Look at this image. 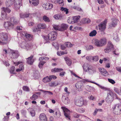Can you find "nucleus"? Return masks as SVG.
<instances>
[{
  "label": "nucleus",
  "mask_w": 121,
  "mask_h": 121,
  "mask_svg": "<svg viewBox=\"0 0 121 121\" xmlns=\"http://www.w3.org/2000/svg\"><path fill=\"white\" fill-rule=\"evenodd\" d=\"M82 67L83 71L85 72H87L89 74H92L95 72V70L90 68L89 65L88 64H84Z\"/></svg>",
  "instance_id": "obj_1"
},
{
  "label": "nucleus",
  "mask_w": 121,
  "mask_h": 121,
  "mask_svg": "<svg viewBox=\"0 0 121 121\" xmlns=\"http://www.w3.org/2000/svg\"><path fill=\"white\" fill-rule=\"evenodd\" d=\"M8 35L7 33L3 32L0 33V39L3 42V44H5L8 43Z\"/></svg>",
  "instance_id": "obj_2"
},
{
  "label": "nucleus",
  "mask_w": 121,
  "mask_h": 121,
  "mask_svg": "<svg viewBox=\"0 0 121 121\" xmlns=\"http://www.w3.org/2000/svg\"><path fill=\"white\" fill-rule=\"evenodd\" d=\"M61 108L64 112V115L66 119L69 121L71 120L69 110L68 108L64 107H61Z\"/></svg>",
  "instance_id": "obj_3"
},
{
  "label": "nucleus",
  "mask_w": 121,
  "mask_h": 121,
  "mask_svg": "<svg viewBox=\"0 0 121 121\" xmlns=\"http://www.w3.org/2000/svg\"><path fill=\"white\" fill-rule=\"evenodd\" d=\"M4 27L7 30H9L13 27V25L10 21H7L4 22Z\"/></svg>",
  "instance_id": "obj_4"
},
{
  "label": "nucleus",
  "mask_w": 121,
  "mask_h": 121,
  "mask_svg": "<svg viewBox=\"0 0 121 121\" xmlns=\"http://www.w3.org/2000/svg\"><path fill=\"white\" fill-rule=\"evenodd\" d=\"M107 20H105L103 23L100 24L98 25L99 30L101 31H104L106 28V24L107 22Z\"/></svg>",
  "instance_id": "obj_5"
},
{
  "label": "nucleus",
  "mask_w": 121,
  "mask_h": 121,
  "mask_svg": "<svg viewBox=\"0 0 121 121\" xmlns=\"http://www.w3.org/2000/svg\"><path fill=\"white\" fill-rule=\"evenodd\" d=\"M42 6L44 9L48 10L52 9L53 7V5L50 3H46L43 4Z\"/></svg>",
  "instance_id": "obj_6"
},
{
  "label": "nucleus",
  "mask_w": 121,
  "mask_h": 121,
  "mask_svg": "<svg viewBox=\"0 0 121 121\" xmlns=\"http://www.w3.org/2000/svg\"><path fill=\"white\" fill-rule=\"evenodd\" d=\"M39 118L40 121H48L47 117L43 113H41L39 115Z\"/></svg>",
  "instance_id": "obj_7"
},
{
  "label": "nucleus",
  "mask_w": 121,
  "mask_h": 121,
  "mask_svg": "<svg viewBox=\"0 0 121 121\" xmlns=\"http://www.w3.org/2000/svg\"><path fill=\"white\" fill-rule=\"evenodd\" d=\"M22 35L26 37V40L27 41H30L33 39V36L27 33L23 32L22 33Z\"/></svg>",
  "instance_id": "obj_8"
},
{
  "label": "nucleus",
  "mask_w": 121,
  "mask_h": 121,
  "mask_svg": "<svg viewBox=\"0 0 121 121\" xmlns=\"http://www.w3.org/2000/svg\"><path fill=\"white\" fill-rule=\"evenodd\" d=\"M75 104L79 106H81L82 105L84 104V102L83 99L82 98H80V99H77L75 100Z\"/></svg>",
  "instance_id": "obj_9"
},
{
  "label": "nucleus",
  "mask_w": 121,
  "mask_h": 121,
  "mask_svg": "<svg viewBox=\"0 0 121 121\" xmlns=\"http://www.w3.org/2000/svg\"><path fill=\"white\" fill-rule=\"evenodd\" d=\"M53 78V75H50L44 78L43 80V81L44 83H46L51 81Z\"/></svg>",
  "instance_id": "obj_10"
},
{
  "label": "nucleus",
  "mask_w": 121,
  "mask_h": 121,
  "mask_svg": "<svg viewBox=\"0 0 121 121\" xmlns=\"http://www.w3.org/2000/svg\"><path fill=\"white\" fill-rule=\"evenodd\" d=\"M34 56L33 55H31L27 59V63L28 64L32 65L34 61V59H33Z\"/></svg>",
  "instance_id": "obj_11"
},
{
  "label": "nucleus",
  "mask_w": 121,
  "mask_h": 121,
  "mask_svg": "<svg viewBox=\"0 0 121 121\" xmlns=\"http://www.w3.org/2000/svg\"><path fill=\"white\" fill-rule=\"evenodd\" d=\"M99 72L102 75L104 76H106V75L108 74V72L106 70L103 68H99Z\"/></svg>",
  "instance_id": "obj_12"
},
{
  "label": "nucleus",
  "mask_w": 121,
  "mask_h": 121,
  "mask_svg": "<svg viewBox=\"0 0 121 121\" xmlns=\"http://www.w3.org/2000/svg\"><path fill=\"white\" fill-rule=\"evenodd\" d=\"M12 24L13 25V26L14 25L17 24L18 23V21L14 17H12L10 19Z\"/></svg>",
  "instance_id": "obj_13"
},
{
  "label": "nucleus",
  "mask_w": 121,
  "mask_h": 121,
  "mask_svg": "<svg viewBox=\"0 0 121 121\" xmlns=\"http://www.w3.org/2000/svg\"><path fill=\"white\" fill-rule=\"evenodd\" d=\"M30 3L31 4L34 6H36L39 4V0H29Z\"/></svg>",
  "instance_id": "obj_14"
},
{
  "label": "nucleus",
  "mask_w": 121,
  "mask_h": 121,
  "mask_svg": "<svg viewBox=\"0 0 121 121\" xmlns=\"http://www.w3.org/2000/svg\"><path fill=\"white\" fill-rule=\"evenodd\" d=\"M117 20H113L112 22L110 23L109 27L111 28L115 26L117 24Z\"/></svg>",
  "instance_id": "obj_15"
},
{
  "label": "nucleus",
  "mask_w": 121,
  "mask_h": 121,
  "mask_svg": "<svg viewBox=\"0 0 121 121\" xmlns=\"http://www.w3.org/2000/svg\"><path fill=\"white\" fill-rule=\"evenodd\" d=\"M14 0H7L6 2V5L7 7H10L13 4Z\"/></svg>",
  "instance_id": "obj_16"
},
{
  "label": "nucleus",
  "mask_w": 121,
  "mask_h": 121,
  "mask_svg": "<svg viewBox=\"0 0 121 121\" xmlns=\"http://www.w3.org/2000/svg\"><path fill=\"white\" fill-rule=\"evenodd\" d=\"M12 54L14 58H17L19 56V53L17 51L13 50Z\"/></svg>",
  "instance_id": "obj_17"
},
{
  "label": "nucleus",
  "mask_w": 121,
  "mask_h": 121,
  "mask_svg": "<svg viewBox=\"0 0 121 121\" xmlns=\"http://www.w3.org/2000/svg\"><path fill=\"white\" fill-rule=\"evenodd\" d=\"M68 26L66 24L62 23L60 25V29L61 30L60 31H62L63 30H66L68 27Z\"/></svg>",
  "instance_id": "obj_18"
},
{
  "label": "nucleus",
  "mask_w": 121,
  "mask_h": 121,
  "mask_svg": "<svg viewBox=\"0 0 121 121\" xmlns=\"http://www.w3.org/2000/svg\"><path fill=\"white\" fill-rule=\"evenodd\" d=\"M37 27L39 29H45L46 28V24L44 23H40L37 25Z\"/></svg>",
  "instance_id": "obj_19"
},
{
  "label": "nucleus",
  "mask_w": 121,
  "mask_h": 121,
  "mask_svg": "<svg viewBox=\"0 0 121 121\" xmlns=\"http://www.w3.org/2000/svg\"><path fill=\"white\" fill-rule=\"evenodd\" d=\"M32 47V46L31 44L26 43L24 45V46L23 47V48L26 49V50H28L31 49Z\"/></svg>",
  "instance_id": "obj_20"
},
{
  "label": "nucleus",
  "mask_w": 121,
  "mask_h": 121,
  "mask_svg": "<svg viewBox=\"0 0 121 121\" xmlns=\"http://www.w3.org/2000/svg\"><path fill=\"white\" fill-rule=\"evenodd\" d=\"M82 22L83 24H87L91 22V20L88 18H84L82 20Z\"/></svg>",
  "instance_id": "obj_21"
},
{
  "label": "nucleus",
  "mask_w": 121,
  "mask_h": 121,
  "mask_svg": "<svg viewBox=\"0 0 121 121\" xmlns=\"http://www.w3.org/2000/svg\"><path fill=\"white\" fill-rule=\"evenodd\" d=\"M7 14L5 12H4L2 10L1 16L3 19H6L7 18Z\"/></svg>",
  "instance_id": "obj_22"
},
{
  "label": "nucleus",
  "mask_w": 121,
  "mask_h": 121,
  "mask_svg": "<svg viewBox=\"0 0 121 121\" xmlns=\"http://www.w3.org/2000/svg\"><path fill=\"white\" fill-rule=\"evenodd\" d=\"M55 115L56 117H59L61 116V113L59 110L57 109L55 110Z\"/></svg>",
  "instance_id": "obj_23"
},
{
  "label": "nucleus",
  "mask_w": 121,
  "mask_h": 121,
  "mask_svg": "<svg viewBox=\"0 0 121 121\" xmlns=\"http://www.w3.org/2000/svg\"><path fill=\"white\" fill-rule=\"evenodd\" d=\"M30 14L29 13H21L20 14V17L21 18H25L29 17Z\"/></svg>",
  "instance_id": "obj_24"
},
{
  "label": "nucleus",
  "mask_w": 121,
  "mask_h": 121,
  "mask_svg": "<svg viewBox=\"0 0 121 121\" xmlns=\"http://www.w3.org/2000/svg\"><path fill=\"white\" fill-rule=\"evenodd\" d=\"M2 10L4 12H5L6 13H9L11 11L10 9L7 7H3L2 8Z\"/></svg>",
  "instance_id": "obj_25"
},
{
  "label": "nucleus",
  "mask_w": 121,
  "mask_h": 121,
  "mask_svg": "<svg viewBox=\"0 0 121 121\" xmlns=\"http://www.w3.org/2000/svg\"><path fill=\"white\" fill-rule=\"evenodd\" d=\"M40 62L39 63V67L41 68L42 67L44 64L45 63V62L43 60H39Z\"/></svg>",
  "instance_id": "obj_26"
},
{
  "label": "nucleus",
  "mask_w": 121,
  "mask_h": 121,
  "mask_svg": "<svg viewBox=\"0 0 121 121\" xmlns=\"http://www.w3.org/2000/svg\"><path fill=\"white\" fill-rule=\"evenodd\" d=\"M60 10L62 12H65L66 14H68L69 12L68 9L66 8H64L62 7H61L60 8Z\"/></svg>",
  "instance_id": "obj_27"
},
{
  "label": "nucleus",
  "mask_w": 121,
  "mask_h": 121,
  "mask_svg": "<svg viewBox=\"0 0 121 121\" xmlns=\"http://www.w3.org/2000/svg\"><path fill=\"white\" fill-rule=\"evenodd\" d=\"M43 19L45 22H49L50 21L49 18L46 15H44L43 16Z\"/></svg>",
  "instance_id": "obj_28"
},
{
  "label": "nucleus",
  "mask_w": 121,
  "mask_h": 121,
  "mask_svg": "<svg viewBox=\"0 0 121 121\" xmlns=\"http://www.w3.org/2000/svg\"><path fill=\"white\" fill-rule=\"evenodd\" d=\"M14 6L15 9L16 10H17L19 9L21 5V4H18L17 3L14 4Z\"/></svg>",
  "instance_id": "obj_29"
},
{
  "label": "nucleus",
  "mask_w": 121,
  "mask_h": 121,
  "mask_svg": "<svg viewBox=\"0 0 121 121\" xmlns=\"http://www.w3.org/2000/svg\"><path fill=\"white\" fill-rule=\"evenodd\" d=\"M80 18V17L79 16L73 17V20L74 22L76 23L77 22Z\"/></svg>",
  "instance_id": "obj_30"
},
{
  "label": "nucleus",
  "mask_w": 121,
  "mask_h": 121,
  "mask_svg": "<svg viewBox=\"0 0 121 121\" xmlns=\"http://www.w3.org/2000/svg\"><path fill=\"white\" fill-rule=\"evenodd\" d=\"M94 44L96 46L98 47L101 46V43H100V41H99L97 40H94Z\"/></svg>",
  "instance_id": "obj_31"
},
{
  "label": "nucleus",
  "mask_w": 121,
  "mask_h": 121,
  "mask_svg": "<svg viewBox=\"0 0 121 121\" xmlns=\"http://www.w3.org/2000/svg\"><path fill=\"white\" fill-rule=\"evenodd\" d=\"M76 86L79 91H81L82 90V88L80 84L77 83L76 84Z\"/></svg>",
  "instance_id": "obj_32"
},
{
  "label": "nucleus",
  "mask_w": 121,
  "mask_h": 121,
  "mask_svg": "<svg viewBox=\"0 0 121 121\" xmlns=\"http://www.w3.org/2000/svg\"><path fill=\"white\" fill-rule=\"evenodd\" d=\"M97 34V32L95 30H94L91 31L89 34V36L91 37L95 36Z\"/></svg>",
  "instance_id": "obj_33"
},
{
  "label": "nucleus",
  "mask_w": 121,
  "mask_h": 121,
  "mask_svg": "<svg viewBox=\"0 0 121 121\" xmlns=\"http://www.w3.org/2000/svg\"><path fill=\"white\" fill-rule=\"evenodd\" d=\"M56 2L60 4L61 6H63L64 4L63 0H55Z\"/></svg>",
  "instance_id": "obj_34"
},
{
  "label": "nucleus",
  "mask_w": 121,
  "mask_h": 121,
  "mask_svg": "<svg viewBox=\"0 0 121 121\" xmlns=\"http://www.w3.org/2000/svg\"><path fill=\"white\" fill-rule=\"evenodd\" d=\"M100 43H101V46H103L106 43V40L105 38H104L102 39L100 41Z\"/></svg>",
  "instance_id": "obj_35"
},
{
  "label": "nucleus",
  "mask_w": 121,
  "mask_h": 121,
  "mask_svg": "<svg viewBox=\"0 0 121 121\" xmlns=\"http://www.w3.org/2000/svg\"><path fill=\"white\" fill-rule=\"evenodd\" d=\"M113 48V46L111 42H109L108 43V46L107 49L108 50H111Z\"/></svg>",
  "instance_id": "obj_36"
},
{
  "label": "nucleus",
  "mask_w": 121,
  "mask_h": 121,
  "mask_svg": "<svg viewBox=\"0 0 121 121\" xmlns=\"http://www.w3.org/2000/svg\"><path fill=\"white\" fill-rule=\"evenodd\" d=\"M48 37L49 40H53V34L52 32L48 34Z\"/></svg>",
  "instance_id": "obj_37"
},
{
  "label": "nucleus",
  "mask_w": 121,
  "mask_h": 121,
  "mask_svg": "<svg viewBox=\"0 0 121 121\" xmlns=\"http://www.w3.org/2000/svg\"><path fill=\"white\" fill-rule=\"evenodd\" d=\"M63 70L61 69H59L57 68H55L53 69V72H59Z\"/></svg>",
  "instance_id": "obj_38"
},
{
  "label": "nucleus",
  "mask_w": 121,
  "mask_h": 121,
  "mask_svg": "<svg viewBox=\"0 0 121 121\" xmlns=\"http://www.w3.org/2000/svg\"><path fill=\"white\" fill-rule=\"evenodd\" d=\"M38 97V96L35 94L33 95L30 98L31 100H35L37 99Z\"/></svg>",
  "instance_id": "obj_39"
},
{
  "label": "nucleus",
  "mask_w": 121,
  "mask_h": 121,
  "mask_svg": "<svg viewBox=\"0 0 121 121\" xmlns=\"http://www.w3.org/2000/svg\"><path fill=\"white\" fill-rule=\"evenodd\" d=\"M67 53V52H63L62 51L58 52H57V54L58 56H60L61 55H63L64 54H66Z\"/></svg>",
  "instance_id": "obj_40"
},
{
  "label": "nucleus",
  "mask_w": 121,
  "mask_h": 121,
  "mask_svg": "<svg viewBox=\"0 0 121 121\" xmlns=\"http://www.w3.org/2000/svg\"><path fill=\"white\" fill-rule=\"evenodd\" d=\"M22 89L25 91H30L29 88L28 86H23L22 87Z\"/></svg>",
  "instance_id": "obj_41"
},
{
  "label": "nucleus",
  "mask_w": 121,
  "mask_h": 121,
  "mask_svg": "<svg viewBox=\"0 0 121 121\" xmlns=\"http://www.w3.org/2000/svg\"><path fill=\"white\" fill-rule=\"evenodd\" d=\"M49 59V58L47 57H40L39 59V60H48Z\"/></svg>",
  "instance_id": "obj_42"
},
{
  "label": "nucleus",
  "mask_w": 121,
  "mask_h": 121,
  "mask_svg": "<svg viewBox=\"0 0 121 121\" xmlns=\"http://www.w3.org/2000/svg\"><path fill=\"white\" fill-rule=\"evenodd\" d=\"M92 58L93 60L95 61H97L99 59V57L97 56H93L92 57Z\"/></svg>",
  "instance_id": "obj_43"
},
{
  "label": "nucleus",
  "mask_w": 121,
  "mask_h": 121,
  "mask_svg": "<svg viewBox=\"0 0 121 121\" xmlns=\"http://www.w3.org/2000/svg\"><path fill=\"white\" fill-rule=\"evenodd\" d=\"M65 59L66 61V62L67 64L68 65H70L71 64V61L67 59H65Z\"/></svg>",
  "instance_id": "obj_44"
},
{
  "label": "nucleus",
  "mask_w": 121,
  "mask_h": 121,
  "mask_svg": "<svg viewBox=\"0 0 121 121\" xmlns=\"http://www.w3.org/2000/svg\"><path fill=\"white\" fill-rule=\"evenodd\" d=\"M53 28L56 30H57L60 31L61 30L60 28H59L58 26L57 25H54L53 26Z\"/></svg>",
  "instance_id": "obj_45"
},
{
  "label": "nucleus",
  "mask_w": 121,
  "mask_h": 121,
  "mask_svg": "<svg viewBox=\"0 0 121 121\" xmlns=\"http://www.w3.org/2000/svg\"><path fill=\"white\" fill-rule=\"evenodd\" d=\"M113 37V39L115 41H119V39L117 35H114Z\"/></svg>",
  "instance_id": "obj_46"
},
{
  "label": "nucleus",
  "mask_w": 121,
  "mask_h": 121,
  "mask_svg": "<svg viewBox=\"0 0 121 121\" xmlns=\"http://www.w3.org/2000/svg\"><path fill=\"white\" fill-rule=\"evenodd\" d=\"M15 70V67L13 66L12 67L10 70V72L11 73H13Z\"/></svg>",
  "instance_id": "obj_47"
},
{
  "label": "nucleus",
  "mask_w": 121,
  "mask_h": 121,
  "mask_svg": "<svg viewBox=\"0 0 121 121\" xmlns=\"http://www.w3.org/2000/svg\"><path fill=\"white\" fill-rule=\"evenodd\" d=\"M41 91H42L45 94H48L50 95H52L53 94L52 92L50 91H44L43 90H42Z\"/></svg>",
  "instance_id": "obj_48"
},
{
  "label": "nucleus",
  "mask_w": 121,
  "mask_h": 121,
  "mask_svg": "<svg viewBox=\"0 0 121 121\" xmlns=\"http://www.w3.org/2000/svg\"><path fill=\"white\" fill-rule=\"evenodd\" d=\"M30 113L31 116L32 117H34L35 116V112L34 110H32L30 111Z\"/></svg>",
  "instance_id": "obj_49"
},
{
  "label": "nucleus",
  "mask_w": 121,
  "mask_h": 121,
  "mask_svg": "<svg viewBox=\"0 0 121 121\" xmlns=\"http://www.w3.org/2000/svg\"><path fill=\"white\" fill-rule=\"evenodd\" d=\"M121 108V106L119 104L116 105L115 106V108L117 109L118 111H121V109H120L119 108Z\"/></svg>",
  "instance_id": "obj_50"
},
{
  "label": "nucleus",
  "mask_w": 121,
  "mask_h": 121,
  "mask_svg": "<svg viewBox=\"0 0 121 121\" xmlns=\"http://www.w3.org/2000/svg\"><path fill=\"white\" fill-rule=\"evenodd\" d=\"M22 0H14L13 3H17L21 4Z\"/></svg>",
  "instance_id": "obj_51"
},
{
  "label": "nucleus",
  "mask_w": 121,
  "mask_h": 121,
  "mask_svg": "<svg viewBox=\"0 0 121 121\" xmlns=\"http://www.w3.org/2000/svg\"><path fill=\"white\" fill-rule=\"evenodd\" d=\"M66 46L68 47H71L73 46V44L70 42H67L65 43Z\"/></svg>",
  "instance_id": "obj_52"
},
{
  "label": "nucleus",
  "mask_w": 121,
  "mask_h": 121,
  "mask_svg": "<svg viewBox=\"0 0 121 121\" xmlns=\"http://www.w3.org/2000/svg\"><path fill=\"white\" fill-rule=\"evenodd\" d=\"M62 17L60 15H54V18L56 19H59L60 18Z\"/></svg>",
  "instance_id": "obj_53"
},
{
  "label": "nucleus",
  "mask_w": 121,
  "mask_h": 121,
  "mask_svg": "<svg viewBox=\"0 0 121 121\" xmlns=\"http://www.w3.org/2000/svg\"><path fill=\"white\" fill-rule=\"evenodd\" d=\"M64 97V100H63L64 101L65 103H68L69 102V100L68 98Z\"/></svg>",
  "instance_id": "obj_54"
},
{
  "label": "nucleus",
  "mask_w": 121,
  "mask_h": 121,
  "mask_svg": "<svg viewBox=\"0 0 121 121\" xmlns=\"http://www.w3.org/2000/svg\"><path fill=\"white\" fill-rule=\"evenodd\" d=\"M108 81L112 84H114L115 83V82L114 80L112 79H108Z\"/></svg>",
  "instance_id": "obj_55"
},
{
  "label": "nucleus",
  "mask_w": 121,
  "mask_h": 121,
  "mask_svg": "<svg viewBox=\"0 0 121 121\" xmlns=\"http://www.w3.org/2000/svg\"><path fill=\"white\" fill-rule=\"evenodd\" d=\"M92 57L91 56H88L86 57V59L88 61H90L92 58Z\"/></svg>",
  "instance_id": "obj_56"
},
{
  "label": "nucleus",
  "mask_w": 121,
  "mask_h": 121,
  "mask_svg": "<svg viewBox=\"0 0 121 121\" xmlns=\"http://www.w3.org/2000/svg\"><path fill=\"white\" fill-rule=\"evenodd\" d=\"M40 31V29H39V28H34L33 30V31L34 32H38V31Z\"/></svg>",
  "instance_id": "obj_57"
},
{
  "label": "nucleus",
  "mask_w": 121,
  "mask_h": 121,
  "mask_svg": "<svg viewBox=\"0 0 121 121\" xmlns=\"http://www.w3.org/2000/svg\"><path fill=\"white\" fill-rule=\"evenodd\" d=\"M57 36V34L56 32H53V40H55Z\"/></svg>",
  "instance_id": "obj_58"
},
{
  "label": "nucleus",
  "mask_w": 121,
  "mask_h": 121,
  "mask_svg": "<svg viewBox=\"0 0 121 121\" xmlns=\"http://www.w3.org/2000/svg\"><path fill=\"white\" fill-rule=\"evenodd\" d=\"M54 46L55 47V48L56 49L58 50L59 49V46L58 44L57 43H54Z\"/></svg>",
  "instance_id": "obj_59"
},
{
  "label": "nucleus",
  "mask_w": 121,
  "mask_h": 121,
  "mask_svg": "<svg viewBox=\"0 0 121 121\" xmlns=\"http://www.w3.org/2000/svg\"><path fill=\"white\" fill-rule=\"evenodd\" d=\"M19 68L22 71L24 69V65L23 64L20 65H19Z\"/></svg>",
  "instance_id": "obj_60"
},
{
  "label": "nucleus",
  "mask_w": 121,
  "mask_h": 121,
  "mask_svg": "<svg viewBox=\"0 0 121 121\" xmlns=\"http://www.w3.org/2000/svg\"><path fill=\"white\" fill-rule=\"evenodd\" d=\"M74 29L75 30H82V28L80 27H78L77 26H75L74 27Z\"/></svg>",
  "instance_id": "obj_61"
},
{
  "label": "nucleus",
  "mask_w": 121,
  "mask_h": 121,
  "mask_svg": "<svg viewBox=\"0 0 121 121\" xmlns=\"http://www.w3.org/2000/svg\"><path fill=\"white\" fill-rule=\"evenodd\" d=\"M101 89H103L104 90H107V88L104 86L100 85L99 86Z\"/></svg>",
  "instance_id": "obj_62"
},
{
  "label": "nucleus",
  "mask_w": 121,
  "mask_h": 121,
  "mask_svg": "<svg viewBox=\"0 0 121 121\" xmlns=\"http://www.w3.org/2000/svg\"><path fill=\"white\" fill-rule=\"evenodd\" d=\"M34 23L32 22H28V25L29 26H33L34 25Z\"/></svg>",
  "instance_id": "obj_63"
},
{
  "label": "nucleus",
  "mask_w": 121,
  "mask_h": 121,
  "mask_svg": "<svg viewBox=\"0 0 121 121\" xmlns=\"http://www.w3.org/2000/svg\"><path fill=\"white\" fill-rule=\"evenodd\" d=\"M3 63L4 65H5L6 66H8L10 65L9 64L8 62L7 61H5V62H4Z\"/></svg>",
  "instance_id": "obj_64"
}]
</instances>
